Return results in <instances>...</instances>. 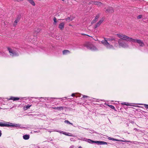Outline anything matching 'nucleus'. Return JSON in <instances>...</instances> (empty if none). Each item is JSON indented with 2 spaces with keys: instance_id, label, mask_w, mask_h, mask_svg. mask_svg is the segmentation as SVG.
I'll return each instance as SVG.
<instances>
[{
  "instance_id": "1",
  "label": "nucleus",
  "mask_w": 148,
  "mask_h": 148,
  "mask_svg": "<svg viewBox=\"0 0 148 148\" xmlns=\"http://www.w3.org/2000/svg\"><path fill=\"white\" fill-rule=\"evenodd\" d=\"M101 43L108 49H114V47L117 46L116 39L114 37L105 38L101 41Z\"/></svg>"
},
{
  "instance_id": "2",
  "label": "nucleus",
  "mask_w": 148,
  "mask_h": 148,
  "mask_svg": "<svg viewBox=\"0 0 148 148\" xmlns=\"http://www.w3.org/2000/svg\"><path fill=\"white\" fill-rule=\"evenodd\" d=\"M117 35L118 37L122 40L129 41L130 42L137 43L140 47H143L145 45L144 42L140 40L133 39L121 34H117Z\"/></svg>"
},
{
  "instance_id": "3",
  "label": "nucleus",
  "mask_w": 148,
  "mask_h": 148,
  "mask_svg": "<svg viewBox=\"0 0 148 148\" xmlns=\"http://www.w3.org/2000/svg\"><path fill=\"white\" fill-rule=\"evenodd\" d=\"M0 126L6 127H16L17 128H22L21 124H13L8 122L4 121L3 122H0Z\"/></svg>"
},
{
  "instance_id": "4",
  "label": "nucleus",
  "mask_w": 148,
  "mask_h": 148,
  "mask_svg": "<svg viewBox=\"0 0 148 148\" xmlns=\"http://www.w3.org/2000/svg\"><path fill=\"white\" fill-rule=\"evenodd\" d=\"M125 40L126 41V40ZM126 41H128L127 40ZM118 42L119 47L127 48L129 47V44L127 42L124 41L121 39L119 40Z\"/></svg>"
},
{
  "instance_id": "5",
  "label": "nucleus",
  "mask_w": 148,
  "mask_h": 148,
  "mask_svg": "<svg viewBox=\"0 0 148 148\" xmlns=\"http://www.w3.org/2000/svg\"><path fill=\"white\" fill-rule=\"evenodd\" d=\"M87 142L90 143H95L98 145H107V143L103 141H94L90 139H88Z\"/></svg>"
},
{
  "instance_id": "6",
  "label": "nucleus",
  "mask_w": 148,
  "mask_h": 148,
  "mask_svg": "<svg viewBox=\"0 0 148 148\" xmlns=\"http://www.w3.org/2000/svg\"><path fill=\"white\" fill-rule=\"evenodd\" d=\"M7 49L11 56L13 57L18 55V53L16 52L13 49L10 47H8Z\"/></svg>"
},
{
  "instance_id": "7",
  "label": "nucleus",
  "mask_w": 148,
  "mask_h": 148,
  "mask_svg": "<svg viewBox=\"0 0 148 148\" xmlns=\"http://www.w3.org/2000/svg\"><path fill=\"white\" fill-rule=\"evenodd\" d=\"M85 46L88 49H90L91 51H94L97 50L96 48L90 43H87Z\"/></svg>"
},
{
  "instance_id": "8",
  "label": "nucleus",
  "mask_w": 148,
  "mask_h": 148,
  "mask_svg": "<svg viewBox=\"0 0 148 148\" xmlns=\"http://www.w3.org/2000/svg\"><path fill=\"white\" fill-rule=\"evenodd\" d=\"M107 138L108 139L114 140V141H120V142H130L131 143H132V142L130 141H127L126 140H119V139H115L113 138H111L109 136H107Z\"/></svg>"
},
{
  "instance_id": "9",
  "label": "nucleus",
  "mask_w": 148,
  "mask_h": 148,
  "mask_svg": "<svg viewBox=\"0 0 148 148\" xmlns=\"http://www.w3.org/2000/svg\"><path fill=\"white\" fill-rule=\"evenodd\" d=\"M91 3L92 4H94L95 5H97L98 6H100L103 5V4L101 2L97 1H92Z\"/></svg>"
},
{
  "instance_id": "10",
  "label": "nucleus",
  "mask_w": 148,
  "mask_h": 148,
  "mask_svg": "<svg viewBox=\"0 0 148 148\" xmlns=\"http://www.w3.org/2000/svg\"><path fill=\"white\" fill-rule=\"evenodd\" d=\"M105 12L106 13H112L114 12V10L111 7H108L107 9L106 8Z\"/></svg>"
},
{
  "instance_id": "11",
  "label": "nucleus",
  "mask_w": 148,
  "mask_h": 148,
  "mask_svg": "<svg viewBox=\"0 0 148 148\" xmlns=\"http://www.w3.org/2000/svg\"><path fill=\"white\" fill-rule=\"evenodd\" d=\"M104 19L103 18H101L100 20L96 23V24L95 25V28H96L98 27H99V26L101 24L103 21Z\"/></svg>"
},
{
  "instance_id": "12",
  "label": "nucleus",
  "mask_w": 148,
  "mask_h": 148,
  "mask_svg": "<svg viewBox=\"0 0 148 148\" xmlns=\"http://www.w3.org/2000/svg\"><path fill=\"white\" fill-rule=\"evenodd\" d=\"M64 25V23L63 22L59 24V28L61 30L63 29Z\"/></svg>"
},
{
  "instance_id": "13",
  "label": "nucleus",
  "mask_w": 148,
  "mask_h": 148,
  "mask_svg": "<svg viewBox=\"0 0 148 148\" xmlns=\"http://www.w3.org/2000/svg\"><path fill=\"white\" fill-rule=\"evenodd\" d=\"M20 99L17 97H11L10 98H9L8 100H13V101H16Z\"/></svg>"
},
{
  "instance_id": "14",
  "label": "nucleus",
  "mask_w": 148,
  "mask_h": 148,
  "mask_svg": "<svg viewBox=\"0 0 148 148\" xmlns=\"http://www.w3.org/2000/svg\"><path fill=\"white\" fill-rule=\"evenodd\" d=\"M54 131L57 132H58L60 133L61 134H64L66 136H71V135L67 134V132H64V131H57V130H55Z\"/></svg>"
},
{
  "instance_id": "15",
  "label": "nucleus",
  "mask_w": 148,
  "mask_h": 148,
  "mask_svg": "<svg viewBox=\"0 0 148 148\" xmlns=\"http://www.w3.org/2000/svg\"><path fill=\"white\" fill-rule=\"evenodd\" d=\"M23 138L25 140H28L29 138V135L25 134L23 136Z\"/></svg>"
},
{
  "instance_id": "16",
  "label": "nucleus",
  "mask_w": 148,
  "mask_h": 148,
  "mask_svg": "<svg viewBox=\"0 0 148 148\" xmlns=\"http://www.w3.org/2000/svg\"><path fill=\"white\" fill-rule=\"evenodd\" d=\"M32 106V105H28L25 106L23 107V109L24 110H26L28 109H29Z\"/></svg>"
},
{
  "instance_id": "17",
  "label": "nucleus",
  "mask_w": 148,
  "mask_h": 148,
  "mask_svg": "<svg viewBox=\"0 0 148 148\" xmlns=\"http://www.w3.org/2000/svg\"><path fill=\"white\" fill-rule=\"evenodd\" d=\"M32 5L35 6V3L33 0H27Z\"/></svg>"
},
{
  "instance_id": "18",
  "label": "nucleus",
  "mask_w": 148,
  "mask_h": 148,
  "mask_svg": "<svg viewBox=\"0 0 148 148\" xmlns=\"http://www.w3.org/2000/svg\"><path fill=\"white\" fill-rule=\"evenodd\" d=\"M19 19L18 18H17L16 19L14 22V26H15L17 25V23L19 22Z\"/></svg>"
},
{
  "instance_id": "19",
  "label": "nucleus",
  "mask_w": 148,
  "mask_h": 148,
  "mask_svg": "<svg viewBox=\"0 0 148 148\" xmlns=\"http://www.w3.org/2000/svg\"><path fill=\"white\" fill-rule=\"evenodd\" d=\"M69 53L70 52L68 50H64L63 51V54L64 55H66Z\"/></svg>"
},
{
  "instance_id": "20",
  "label": "nucleus",
  "mask_w": 148,
  "mask_h": 148,
  "mask_svg": "<svg viewBox=\"0 0 148 148\" xmlns=\"http://www.w3.org/2000/svg\"><path fill=\"white\" fill-rule=\"evenodd\" d=\"M0 56L5 57L6 56V55L4 52H0Z\"/></svg>"
},
{
  "instance_id": "21",
  "label": "nucleus",
  "mask_w": 148,
  "mask_h": 148,
  "mask_svg": "<svg viewBox=\"0 0 148 148\" xmlns=\"http://www.w3.org/2000/svg\"><path fill=\"white\" fill-rule=\"evenodd\" d=\"M63 109V108L62 107H56V109L57 110H62Z\"/></svg>"
},
{
  "instance_id": "22",
  "label": "nucleus",
  "mask_w": 148,
  "mask_h": 148,
  "mask_svg": "<svg viewBox=\"0 0 148 148\" xmlns=\"http://www.w3.org/2000/svg\"><path fill=\"white\" fill-rule=\"evenodd\" d=\"M53 20L54 21L53 24L54 25H56L57 23L56 18L55 17H54Z\"/></svg>"
},
{
  "instance_id": "23",
  "label": "nucleus",
  "mask_w": 148,
  "mask_h": 148,
  "mask_svg": "<svg viewBox=\"0 0 148 148\" xmlns=\"http://www.w3.org/2000/svg\"><path fill=\"white\" fill-rule=\"evenodd\" d=\"M88 139H87L86 138H82L81 139L78 138V140H81L82 141H85L86 142H87V140Z\"/></svg>"
},
{
  "instance_id": "24",
  "label": "nucleus",
  "mask_w": 148,
  "mask_h": 148,
  "mask_svg": "<svg viewBox=\"0 0 148 148\" xmlns=\"http://www.w3.org/2000/svg\"><path fill=\"white\" fill-rule=\"evenodd\" d=\"M66 20L67 21H72V19H71V17H68V18H66Z\"/></svg>"
},
{
  "instance_id": "25",
  "label": "nucleus",
  "mask_w": 148,
  "mask_h": 148,
  "mask_svg": "<svg viewBox=\"0 0 148 148\" xmlns=\"http://www.w3.org/2000/svg\"><path fill=\"white\" fill-rule=\"evenodd\" d=\"M108 106H109L110 107L113 109H115V108L114 106L112 105H108Z\"/></svg>"
},
{
  "instance_id": "26",
  "label": "nucleus",
  "mask_w": 148,
  "mask_h": 148,
  "mask_svg": "<svg viewBox=\"0 0 148 148\" xmlns=\"http://www.w3.org/2000/svg\"><path fill=\"white\" fill-rule=\"evenodd\" d=\"M64 122L65 123H67L68 124H71L72 125H73V124L71 123H70L68 121V120H65V121H64Z\"/></svg>"
},
{
  "instance_id": "27",
  "label": "nucleus",
  "mask_w": 148,
  "mask_h": 148,
  "mask_svg": "<svg viewBox=\"0 0 148 148\" xmlns=\"http://www.w3.org/2000/svg\"><path fill=\"white\" fill-rule=\"evenodd\" d=\"M121 104L122 105H125L126 106H131V105L129 104L128 103H122Z\"/></svg>"
},
{
  "instance_id": "28",
  "label": "nucleus",
  "mask_w": 148,
  "mask_h": 148,
  "mask_svg": "<svg viewBox=\"0 0 148 148\" xmlns=\"http://www.w3.org/2000/svg\"><path fill=\"white\" fill-rule=\"evenodd\" d=\"M99 14H98L95 16V19L96 20H97L99 18Z\"/></svg>"
},
{
  "instance_id": "29",
  "label": "nucleus",
  "mask_w": 148,
  "mask_h": 148,
  "mask_svg": "<svg viewBox=\"0 0 148 148\" xmlns=\"http://www.w3.org/2000/svg\"><path fill=\"white\" fill-rule=\"evenodd\" d=\"M97 21V20H96L95 18L92 21V22H91V23L92 24H93L94 23H95Z\"/></svg>"
},
{
  "instance_id": "30",
  "label": "nucleus",
  "mask_w": 148,
  "mask_h": 148,
  "mask_svg": "<svg viewBox=\"0 0 148 148\" xmlns=\"http://www.w3.org/2000/svg\"><path fill=\"white\" fill-rule=\"evenodd\" d=\"M142 15H140L138 16H137V18L138 19H139L141 18H142Z\"/></svg>"
},
{
  "instance_id": "31",
  "label": "nucleus",
  "mask_w": 148,
  "mask_h": 148,
  "mask_svg": "<svg viewBox=\"0 0 148 148\" xmlns=\"http://www.w3.org/2000/svg\"><path fill=\"white\" fill-rule=\"evenodd\" d=\"M144 105L145 108L148 109V105L145 104Z\"/></svg>"
},
{
  "instance_id": "32",
  "label": "nucleus",
  "mask_w": 148,
  "mask_h": 148,
  "mask_svg": "<svg viewBox=\"0 0 148 148\" xmlns=\"http://www.w3.org/2000/svg\"><path fill=\"white\" fill-rule=\"evenodd\" d=\"M67 134L68 135H71V136H73V134H71V133H67Z\"/></svg>"
},
{
  "instance_id": "33",
  "label": "nucleus",
  "mask_w": 148,
  "mask_h": 148,
  "mask_svg": "<svg viewBox=\"0 0 148 148\" xmlns=\"http://www.w3.org/2000/svg\"><path fill=\"white\" fill-rule=\"evenodd\" d=\"M88 97L86 95H83V98H84L85 97Z\"/></svg>"
},
{
  "instance_id": "34",
  "label": "nucleus",
  "mask_w": 148,
  "mask_h": 148,
  "mask_svg": "<svg viewBox=\"0 0 148 148\" xmlns=\"http://www.w3.org/2000/svg\"><path fill=\"white\" fill-rule=\"evenodd\" d=\"M6 23H7V22H6V21H4V22L3 23V24H3V25H6Z\"/></svg>"
},
{
  "instance_id": "35",
  "label": "nucleus",
  "mask_w": 148,
  "mask_h": 148,
  "mask_svg": "<svg viewBox=\"0 0 148 148\" xmlns=\"http://www.w3.org/2000/svg\"><path fill=\"white\" fill-rule=\"evenodd\" d=\"M75 93H73L72 95H71V96H72V97H74L75 96Z\"/></svg>"
},
{
  "instance_id": "36",
  "label": "nucleus",
  "mask_w": 148,
  "mask_h": 148,
  "mask_svg": "<svg viewBox=\"0 0 148 148\" xmlns=\"http://www.w3.org/2000/svg\"><path fill=\"white\" fill-rule=\"evenodd\" d=\"M2 134L1 131V130H0V137L1 136Z\"/></svg>"
},
{
  "instance_id": "37",
  "label": "nucleus",
  "mask_w": 148,
  "mask_h": 148,
  "mask_svg": "<svg viewBox=\"0 0 148 148\" xmlns=\"http://www.w3.org/2000/svg\"><path fill=\"white\" fill-rule=\"evenodd\" d=\"M74 146H73V145H72L70 147H69V148H74Z\"/></svg>"
},
{
  "instance_id": "38",
  "label": "nucleus",
  "mask_w": 148,
  "mask_h": 148,
  "mask_svg": "<svg viewBox=\"0 0 148 148\" xmlns=\"http://www.w3.org/2000/svg\"><path fill=\"white\" fill-rule=\"evenodd\" d=\"M73 138H71L70 139V140H71V141H73L74 140H73Z\"/></svg>"
},
{
  "instance_id": "39",
  "label": "nucleus",
  "mask_w": 148,
  "mask_h": 148,
  "mask_svg": "<svg viewBox=\"0 0 148 148\" xmlns=\"http://www.w3.org/2000/svg\"><path fill=\"white\" fill-rule=\"evenodd\" d=\"M56 107H52V108L53 109H56Z\"/></svg>"
},
{
  "instance_id": "40",
  "label": "nucleus",
  "mask_w": 148,
  "mask_h": 148,
  "mask_svg": "<svg viewBox=\"0 0 148 148\" xmlns=\"http://www.w3.org/2000/svg\"><path fill=\"white\" fill-rule=\"evenodd\" d=\"M35 132H38L36 131H35Z\"/></svg>"
},
{
  "instance_id": "41",
  "label": "nucleus",
  "mask_w": 148,
  "mask_h": 148,
  "mask_svg": "<svg viewBox=\"0 0 148 148\" xmlns=\"http://www.w3.org/2000/svg\"><path fill=\"white\" fill-rule=\"evenodd\" d=\"M78 148H82V147H80Z\"/></svg>"
},
{
  "instance_id": "42",
  "label": "nucleus",
  "mask_w": 148,
  "mask_h": 148,
  "mask_svg": "<svg viewBox=\"0 0 148 148\" xmlns=\"http://www.w3.org/2000/svg\"><path fill=\"white\" fill-rule=\"evenodd\" d=\"M24 98H25V97H24ZM23 98H21V99H23Z\"/></svg>"
},
{
  "instance_id": "43",
  "label": "nucleus",
  "mask_w": 148,
  "mask_h": 148,
  "mask_svg": "<svg viewBox=\"0 0 148 148\" xmlns=\"http://www.w3.org/2000/svg\"><path fill=\"white\" fill-rule=\"evenodd\" d=\"M19 1H23V0H18Z\"/></svg>"
},
{
  "instance_id": "44",
  "label": "nucleus",
  "mask_w": 148,
  "mask_h": 148,
  "mask_svg": "<svg viewBox=\"0 0 148 148\" xmlns=\"http://www.w3.org/2000/svg\"><path fill=\"white\" fill-rule=\"evenodd\" d=\"M134 130H136V128L134 129Z\"/></svg>"
},
{
  "instance_id": "45",
  "label": "nucleus",
  "mask_w": 148,
  "mask_h": 148,
  "mask_svg": "<svg viewBox=\"0 0 148 148\" xmlns=\"http://www.w3.org/2000/svg\"><path fill=\"white\" fill-rule=\"evenodd\" d=\"M139 105H142V104H139Z\"/></svg>"
},
{
  "instance_id": "46",
  "label": "nucleus",
  "mask_w": 148,
  "mask_h": 148,
  "mask_svg": "<svg viewBox=\"0 0 148 148\" xmlns=\"http://www.w3.org/2000/svg\"><path fill=\"white\" fill-rule=\"evenodd\" d=\"M51 132V131H49V132Z\"/></svg>"
}]
</instances>
